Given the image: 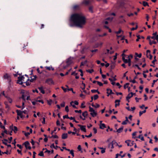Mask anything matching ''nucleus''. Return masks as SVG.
<instances>
[{"mask_svg": "<svg viewBox=\"0 0 158 158\" xmlns=\"http://www.w3.org/2000/svg\"><path fill=\"white\" fill-rule=\"evenodd\" d=\"M71 20L76 26L82 27L85 24L86 19L83 15L81 13H76L72 15Z\"/></svg>", "mask_w": 158, "mask_h": 158, "instance_id": "obj_1", "label": "nucleus"}, {"mask_svg": "<svg viewBox=\"0 0 158 158\" xmlns=\"http://www.w3.org/2000/svg\"><path fill=\"white\" fill-rule=\"evenodd\" d=\"M25 76L27 77V79L26 80H24L25 77L23 76L18 77L17 83L20 85H22L23 83H26L27 85H30V83H29V79L28 78V77L27 75H25Z\"/></svg>", "mask_w": 158, "mask_h": 158, "instance_id": "obj_2", "label": "nucleus"}, {"mask_svg": "<svg viewBox=\"0 0 158 158\" xmlns=\"http://www.w3.org/2000/svg\"><path fill=\"white\" fill-rule=\"evenodd\" d=\"M156 31L153 33L152 35V36L151 37V39L152 40H150V42L149 43L150 45L152 44H156L158 42V35L157 34Z\"/></svg>", "mask_w": 158, "mask_h": 158, "instance_id": "obj_3", "label": "nucleus"}, {"mask_svg": "<svg viewBox=\"0 0 158 158\" xmlns=\"http://www.w3.org/2000/svg\"><path fill=\"white\" fill-rule=\"evenodd\" d=\"M22 98L24 101L25 99L28 100L29 99L30 96L29 95V93L27 91H23L22 92Z\"/></svg>", "mask_w": 158, "mask_h": 158, "instance_id": "obj_4", "label": "nucleus"}, {"mask_svg": "<svg viewBox=\"0 0 158 158\" xmlns=\"http://www.w3.org/2000/svg\"><path fill=\"white\" fill-rule=\"evenodd\" d=\"M89 111L90 112V114L93 117L96 116L97 114V112L96 111L90 106H89Z\"/></svg>", "mask_w": 158, "mask_h": 158, "instance_id": "obj_5", "label": "nucleus"}, {"mask_svg": "<svg viewBox=\"0 0 158 158\" xmlns=\"http://www.w3.org/2000/svg\"><path fill=\"white\" fill-rule=\"evenodd\" d=\"M3 77L4 79H7L8 81H10V76L9 74L7 73L5 74Z\"/></svg>", "mask_w": 158, "mask_h": 158, "instance_id": "obj_6", "label": "nucleus"}, {"mask_svg": "<svg viewBox=\"0 0 158 158\" xmlns=\"http://www.w3.org/2000/svg\"><path fill=\"white\" fill-rule=\"evenodd\" d=\"M82 115L84 117V118L82 117L81 115L80 116V118L83 120H85V118H86L88 115V113L87 111H85L84 112H83L82 113Z\"/></svg>", "mask_w": 158, "mask_h": 158, "instance_id": "obj_7", "label": "nucleus"}, {"mask_svg": "<svg viewBox=\"0 0 158 158\" xmlns=\"http://www.w3.org/2000/svg\"><path fill=\"white\" fill-rule=\"evenodd\" d=\"M150 52H151L149 50H147L146 51V56L147 58H149L150 60H151L152 58V56Z\"/></svg>", "mask_w": 158, "mask_h": 158, "instance_id": "obj_8", "label": "nucleus"}, {"mask_svg": "<svg viewBox=\"0 0 158 158\" xmlns=\"http://www.w3.org/2000/svg\"><path fill=\"white\" fill-rule=\"evenodd\" d=\"M24 144L26 149H31V148L30 146V143L28 141L25 142L24 143Z\"/></svg>", "mask_w": 158, "mask_h": 158, "instance_id": "obj_9", "label": "nucleus"}, {"mask_svg": "<svg viewBox=\"0 0 158 158\" xmlns=\"http://www.w3.org/2000/svg\"><path fill=\"white\" fill-rule=\"evenodd\" d=\"M125 142L128 146H131L133 145V141L131 142V140H126Z\"/></svg>", "mask_w": 158, "mask_h": 158, "instance_id": "obj_10", "label": "nucleus"}, {"mask_svg": "<svg viewBox=\"0 0 158 158\" xmlns=\"http://www.w3.org/2000/svg\"><path fill=\"white\" fill-rule=\"evenodd\" d=\"M78 126L80 128L81 130L84 132H86L85 126L81 125H78Z\"/></svg>", "mask_w": 158, "mask_h": 158, "instance_id": "obj_11", "label": "nucleus"}, {"mask_svg": "<svg viewBox=\"0 0 158 158\" xmlns=\"http://www.w3.org/2000/svg\"><path fill=\"white\" fill-rule=\"evenodd\" d=\"M133 96V94L132 93H129L126 97V100L128 101L129 102V99L132 97Z\"/></svg>", "mask_w": 158, "mask_h": 158, "instance_id": "obj_12", "label": "nucleus"}, {"mask_svg": "<svg viewBox=\"0 0 158 158\" xmlns=\"http://www.w3.org/2000/svg\"><path fill=\"white\" fill-rule=\"evenodd\" d=\"M46 82L49 85H52L54 84L53 80L51 79H47L46 81Z\"/></svg>", "mask_w": 158, "mask_h": 158, "instance_id": "obj_13", "label": "nucleus"}, {"mask_svg": "<svg viewBox=\"0 0 158 158\" xmlns=\"http://www.w3.org/2000/svg\"><path fill=\"white\" fill-rule=\"evenodd\" d=\"M130 56H131L132 57V58L133 56L131 55H130L129 56H126V57L124 58L123 57V62H124V60H127V61H128L129 59L130 58Z\"/></svg>", "mask_w": 158, "mask_h": 158, "instance_id": "obj_14", "label": "nucleus"}, {"mask_svg": "<svg viewBox=\"0 0 158 158\" xmlns=\"http://www.w3.org/2000/svg\"><path fill=\"white\" fill-rule=\"evenodd\" d=\"M132 59V57L131 56L130 57L129 61H127V60H124V62L125 63H128V66H130L131 65V60Z\"/></svg>", "mask_w": 158, "mask_h": 158, "instance_id": "obj_15", "label": "nucleus"}, {"mask_svg": "<svg viewBox=\"0 0 158 158\" xmlns=\"http://www.w3.org/2000/svg\"><path fill=\"white\" fill-rule=\"evenodd\" d=\"M120 100H116L115 101V106L116 107H117V106H118L119 105V104H120L119 102H120Z\"/></svg>", "mask_w": 158, "mask_h": 158, "instance_id": "obj_16", "label": "nucleus"}, {"mask_svg": "<svg viewBox=\"0 0 158 158\" xmlns=\"http://www.w3.org/2000/svg\"><path fill=\"white\" fill-rule=\"evenodd\" d=\"M36 76H32L31 77V79L29 80V81L30 82H33L34 81H35L36 78Z\"/></svg>", "mask_w": 158, "mask_h": 158, "instance_id": "obj_17", "label": "nucleus"}, {"mask_svg": "<svg viewBox=\"0 0 158 158\" xmlns=\"http://www.w3.org/2000/svg\"><path fill=\"white\" fill-rule=\"evenodd\" d=\"M107 96H109V95L112 94V90L110 89H107Z\"/></svg>", "mask_w": 158, "mask_h": 158, "instance_id": "obj_18", "label": "nucleus"}, {"mask_svg": "<svg viewBox=\"0 0 158 158\" xmlns=\"http://www.w3.org/2000/svg\"><path fill=\"white\" fill-rule=\"evenodd\" d=\"M106 127L104 123H101L100 125V128L101 129H103L106 128Z\"/></svg>", "mask_w": 158, "mask_h": 158, "instance_id": "obj_19", "label": "nucleus"}, {"mask_svg": "<svg viewBox=\"0 0 158 158\" xmlns=\"http://www.w3.org/2000/svg\"><path fill=\"white\" fill-rule=\"evenodd\" d=\"M114 141H113L111 143L109 144V147L111 149L113 148H114Z\"/></svg>", "mask_w": 158, "mask_h": 158, "instance_id": "obj_20", "label": "nucleus"}, {"mask_svg": "<svg viewBox=\"0 0 158 158\" xmlns=\"http://www.w3.org/2000/svg\"><path fill=\"white\" fill-rule=\"evenodd\" d=\"M68 137V135L67 133H64L62 134V139H66Z\"/></svg>", "mask_w": 158, "mask_h": 158, "instance_id": "obj_21", "label": "nucleus"}, {"mask_svg": "<svg viewBox=\"0 0 158 158\" xmlns=\"http://www.w3.org/2000/svg\"><path fill=\"white\" fill-rule=\"evenodd\" d=\"M45 68L48 70H53L54 69L53 68H52L51 66H46L45 67Z\"/></svg>", "mask_w": 158, "mask_h": 158, "instance_id": "obj_22", "label": "nucleus"}, {"mask_svg": "<svg viewBox=\"0 0 158 158\" xmlns=\"http://www.w3.org/2000/svg\"><path fill=\"white\" fill-rule=\"evenodd\" d=\"M123 127H122L120 128H119L117 130V132L118 133H120L121 132H122L123 130Z\"/></svg>", "mask_w": 158, "mask_h": 158, "instance_id": "obj_23", "label": "nucleus"}, {"mask_svg": "<svg viewBox=\"0 0 158 158\" xmlns=\"http://www.w3.org/2000/svg\"><path fill=\"white\" fill-rule=\"evenodd\" d=\"M126 120L125 121H124L122 123V124L123 125H125L127 123V122H128V118L127 117H126Z\"/></svg>", "mask_w": 158, "mask_h": 158, "instance_id": "obj_24", "label": "nucleus"}, {"mask_svg": "<svg viewBox=\"0 0 158 158\" xmlns=\"http://www.w3.org/2000/svg\"><path fill=\"white\" fill-rule=\"evenodd\" d=\"M16 112L18 116H21V114H22L23 112L20 110H16Z\"/></svg>", "mask_w": 158, "mask_h": 158, "instance_id": "obj_25", "label": "nucleus"}, {"mask_svg": "<svg viewBox=\"0 0 158 158\" xmlns=\"http://www.w3.org/2000/svg\"><path fill=\"white\" fill-rule=\"evenodd\" d=\"M98 148L100 149H102L101 151V152L103 154L105 152V148L102 147H99Z\"/></svg>", "mask_w": 158, "mask_h": 158, "instance_id": "obj_26", "label": "nucleus"}, {"mask_svg": "<svg viewBox=\"0 0 158 158\" xmlns=\"http://www.w3.org/2000/svg\"><path fill=\"white\" fill-rule=\"evenodd\" d=\"M38 89L43 94H44L45 93V92L43 89L42 87H39Z\"/></svg>", "mask_w": 158, "mask_h": 158, "instance_id": "obj_27", "label": "nucleus"}, {"mask_svg": "<svg viewBox=\"0 0 158 158\" xmlns=\"http://www.w3.org/2000/svg\"><path fill=\"white\" fill-rule=\"evenodd\" d=\"M137 138L140 139L142 141L144 140L143 137L142 135H139L138 137H137Z\"/></svg>", "mask_w": 158, "mask_h": 158, "instance_id": "obj_28", "label": "nucleus"}, {"mask_svg": "<svg viewBox=\"0 0 158 158\" xmlns=\"http://www.w3.org/2000/svg\"><path fill=\"white\" fill-rule=\"evenodd\" d=\"M6 98L7 99L10 103H11L12 102V100L11 99L8 97L6 96Z\"/></svg>", "mask_w": 158, "mask_h": 158, "instance_id": "obj_29", "label": "nucleus"}, {"mask_svg": "<svg viewBox=\"0 0 158 158\" xmlns=\"http://www.w3.org/2000/svg\"><path fill=\"white\" fill-rule=\"evenodd\" d=\"M136 133H137L136 132H135L132 133V138L135 139L136 138H137V137H136L135 136L136 135Z\"/></svg>", "mask_w": 158, "mask_h": 158, "instance_id": "obj_30", "label": "nucleus"}, {"mask_svg": "<svg viewBox=\"0 0 158 158\" xmlns=\"http://www.w3.org/2000/svg\"><path fill=\"white\" fill-rule=\"evenodd\" d=\"M146 112V110H144L142 111H140L139 112V116H140L143 113H144Z\"/></svg>", "mask_w": 158, "mask_h": 158, "instance_id": "obj_31", "label": "nucleus"}, {"mask_svg": "<svg viewBox=\"0 0 158 158\" xmlns=\"http://www.w3.org/2000/svg\"><path fill=\"white\" fill-rule=\"evenodd\" d=\"M143 6H149V5L148 3L146 2L143 1Z\"/></svg>", "mask_w": 158, "mask_h": 158, "instance_id": "obj_32", "label": "nucleus"}, {"mask_svg": "<svg viewBox=\"0 0 158 158\" xmlns=\"http://www.w3.org/2000/svg\"><path fill=\"white\" fill-rule=\"evenodd\" d=\"M70 105L71 106H72L74 108H77L75 105L74 103V102L73 101H72L70 102Z\"/></svg>", "mask_w": 158, "mask_h": 158, "instance_id": "obj_33", "label": "nucleus"}, {"mask_svg": "<svg viewBox=\"0 0 158 158\" xmlns=\"http://www.w3.org/2000/svg\"><path fill=\"white\" fill-rule=\"evenodd\" d=\"M83 3L85 5H87L89 3V1L88 0H85L83 2Z\"/></svg>", "mask_w": 158, "mask_h": 158, "instance_id": "obj_34", "label": "nucleus"}, {"mask_svg": "<svg viewBox=\"0 0 158 158\" xmlns=\"http://www.w3.org/2000/svg\"><path fill=\"white\" fill-rule=\"evenodd\" d=\"M92 106L93 107H94L95 108H97L99 107L100 106L99 104L96 103L95 105L92 104Z\"/></svg>", "mask_w": 158, "mask_h": 158, "instance_id": "obj_35", "label": "nucleus"}, {"mask_svg": "<svg viewBox=\"0 0 158 158\" xmlns=\"http://www.w3.org/2000/svg\"><path fill=\"white\" fill-rule=\"evenodd\" d=\"M154 12L155 13V14H156V15H154V16H152V19L153 20H155L156 19V15H157V10H155L154 11Z\"/></svg>", "mask_w": 158, "mask_h": 158, "instance_id": "obj_36", "label": "nucleus"}, {"mask_svg": "<svg viewBox=\"0 0 158 158\" xmlns=\"http://www.w3.org/2000/svg\"><path fill=\"white\" fill-rule=\"evenodd\" d=\"M109 80L110 81V82H111V84L114 85L115 84V82H114V81H113V80L110 78H109Z\"/></svg>", "mask_w": 158, "mask_h": 158, "instance_id": "obj_37", "label": "nucleus"}, {"mask_svg": "<svg viewBox=\"0 0 158 158\" xmlns=\"http://www.w3.org/2000/svg\"><path fill=\"white\" fill-rule=\"evenodd\" d=\"M9 142H8V140L7 139H5L3 140V143L5 144L6 145H7L8 143Z\"/></svg>", "mask_w": 158, "mask_h": 158, "instance_id": "obj_38", "label": "nucleus"}, {"mask_svg": "<svg viewBox=\"0 0 158 158\" xmlns=\"http://www.w3.org/2000/svg\"><path fill=\"white\" fill-rule=\"evenodd\" d=\"M135 55L136 57H138L139 58L141 57L142 56V54L141 53L138 54L137 53H135Z\"/></svg>", "mask_w": 158, "mask_h": 158, "instance_id": "obj_39", "label": "nucleus"}, {"mask_svg": "<svg viewBox=\"0 0 158 158\" xmlns=\"http://www.w3.org/2000/svg\"><path fill=\"white\" fill-rule=\"evenodd\" d=\"M70 154L72 155V158L74 157V153L73 150H71V151H70Z\"/></svg>", "mask_w": 158, "mask_h": 158, "instance_id": "obj_40", "label": "nucleus"}, {"mask_svg": "<svg viewBox=\"0 0 158 158\" xmlns=\"http://www.w3.org/2000/svg\"><path fill=\"white\" fill-rule=\"evenodd\" d=\"M85 102H83L81 104V107L82 108H84L85 107Z\"/></svg>", "mask_w": 158, "mask_h": 158, "instance_id": "obj_41", "label": "nucleus"}, {"mask_svg": "<svg viewBox=\"0 0 158 158\" xmlns=\"http://www.w3.org/2000/svg\"><path fill=\"white\" fill-rule=\"evenodd\" d=\"M5 103L6 106V108H7V110H9L10 109V108H9V106L7 104V102H5Z\"/></svg>", "mask_w": 158, "mask_h": 158, "instance_id": "obj_42", "label": "nucleus"}, {"mask_svg": "<svg viewBox=\"0 0 158 158\" xmlns=\"http://www.w3.org/2000/svg\"><path fill=\"white\" fill-rule=\"evenodd\" d=\"M52 100H48L47 101L48 104L49 105H51L52 104Z\"/></svg>", "mask_w": 158, "mask_h": 158, "instance_id": "obj_43", "label": "nucleus"}, {"mask_svg": "<svg viewBox=\"0 0 158 158\" xmlns=\"http://www.w3.org/2000/svg\"><path fill=\"white\" fill-rule=\"evenodd\" d=\"M0 127L3 129H5V126L2 125V124L1 122H0Z\"/></svg>", "mask_w": 158, "mask_h": 158, "instance_id": "obj_44", "label": "nucleus"}, {"mask_svg": "<svg viewBox=\"0 0 158 158\" xmlns=\"http://www.w3.org/2000/svg\"><path fill=\"white\" fill-rule=\"evenodd\" d=\"M38 155L41 156H44L43 152L42 151L40 152L39 154Z\"/></svg>", "mask_w": 158, "mask_h": 158, "instance_id": "obj_45", "label": "nucleus"}, {"mask_svg": "<svg viewBox=\"0 0 158 158\" xmlns=\"http://www.w3.org/2000/svg\"><path fill=\"white\" fill-rule=\"evenodd\" d=\"M129 83H127L124 85V88L126 89L128 87V86L129 85Z\"/></svg>", "mask_w": 158, "mask_h": 158, "instance_id": "obj_46", "label": "nucleus"}, {"mask_svg": "<svg viewBox=\"0 0 158 158\" xmlns=\"http://www.w3.org/2000/svg\"><path fill=\"white\" fill-rule=\"evenodd\" d=\"M86 71L90 73H91L94 72V70L93 69H89L87 70Z\"/></svg>", "mask_w": 158, "mask_h": 158, "instance_id": "obj_47", "label": "nucleus"}, {"mask_svg": "<svg viewBox=\"0 0 158 158\" xmlns=\"http://www.w3.org/2000/svg\"><path fill=\"white\" fill-rule=\"evenodd\" d=\"M61 88L64 92H66L67 91L68 88H65L63 86L61 87Z\"/></svg>", "mask_w": 158, "mask_h": 158, "instance_id": "obj_48", "label": "nucleus"}, {"mask_svg": "<svg viewBox=\"0 0 158 158\" xmlns=\"http://www.w3.org/2000/svg\"><path fill=\"white\" fill-rule=\"evenodd\" d=\"M98 98V96L97 94L94 95V98L95 100L97 99Z\"/></svg>", "mask_w": 158, "mask_h": 158, "instance_id": "obj_49", "label": "nucleus"}, {"mask_svg": "<svg viewBox=\"0 0 158 158\" xmlns=\"http://www.w3.org/2000/svg\"><path fill=\"white\" fill-rule=\"evenodd\" d=\"M65 110L67 112H68L69 111V107L68 106H66L65 107Z\"/></svg>", "mask_w": 158, "mask_h": 158, "instance_id": "obj_50", "label": "nucleus"}, {"mask_svg": "<svg viewBox=\"0 0 158 158\" xmlns=\"http://www.w3.org/2000/svg\"><path fill=\"white\" fill-rule=\"evenodd\" d=\"M158 80V79H157L156 80H154L153 81V83H152V87H153V86H154V84Z\"/></svg>", "mask_w": 158, "mask_h": 158, "instance_id": "obj_51", "label": "nucleus"}, {"mask_svg": "<svg viewBox=\"0 0 158 158\" xmlns=\"http://www.w3.org/2000/svg\"><path fill=\"white\" fill-rule=\"evenodd\" d=\"M67 63L68 64H70L72 63L70 61V59H68L67 61Z\"/></svg>", "mask_w": 158, "mask_h": 158, "instance_id": "obj_52", "label": "nucleus"}, {"mask_svg": "<svg viewBox=\"0 0 158 158\" xmlns=\"http://www.w3.org/2000/svg\"><path fill=\"white\" fill-rule=\"evenodd\" d=\"M97 84L100 86H102L103 85V84L102 83L98 81H97Z\"/></svg>", "mask_w": 158, "mask_h": 158, "instance_id": "obj_53", "label": "nucleus"}, {"mask_svg": "<svg viewBox=\"0 0 158 158\" xmlns=\"http://www.w3.org/2000/svg\"><path fill=\"white\" fill-rule=\"evenodd\" d=\"M86 62H87V61H84V62H81L80 66H82L84 65L85 63H86Z\"/></svg>", "mask_w": 158, "mask_h": 158, "instance_id": "obj_54", "label": "nucleus"}, {"mask_svg": "<svg viewBox=\"0 0 158 158\" xmlns=\"http://www.w3.org/2000/svg\"><path fill=\"white\" fill-rule=\"evenodd\" d=\"M77 149L78 151H81V148L80 145H79L77 147Z\"/></svg>", "mask_w": 158, "mask_h": 158, "instance_id": "obj_55", "label": "nucleus"}, {"mask_svg": "<svg viewBox=\"0 0 158 158\" xmlns=\"http://www.w3.org/2000/svg\"><path fill=\"white\" fill-rule=\"evenodd\" d=\"M14 131L15 132H16L17 131V127H15V126L14 127Z\"/></svg>", "mask_w": 158, "mask_h": 158, "instance_id": "obj_56", "label": "nucleus"}, {"mask_svg": "<svg viewBox=\"0 0 158 158\" xmlns=\"http://www.w3.org/2000/svg\"><path fill=\"white\" fill-rule=\"evenodd\" d=\"M60 106L62 107H64L65 106V102H62L60 104Z\"/></svg>", "mask_w": 158, "mask_h": 158, "instance_id": "obj_57", "label": "nucleus"}, {"mask_svg": "<svg viewBox=\"0 0 158 158\" xmlns=\"http://www.w3.org/2000/svg\"><path fill=\"white\" fill-rule=\"evenodd\" d=\"M43 120L42 122V123L43 124H44L45 123V118L44 117L43 118Z\"/></svg>", "mask_w": 158, "mask_h": 158, "instance_id": "obj_58", "label": "nucleus"}, {"mask_svg": "<svg viewBox=\"0 0 158 158\" xmlns=\"http://www.w3.org/2000/svg\"><path fill=\"white\" fill-rule=\"evenodd\" d=\"M81 112L82 111L81 110H75V112L76 113H81Z\"/></svg>", "mask_w": 158, "mask_h": 158, "instance_id": "obj_59", "label": "nucleus"}, {"mask_svg": "<svg viewBox=\"0 0 158 158\" xmlns=\"http://www.w3.org/2000/svg\"><path fill=\"white\" fill-rule=\"evenodd\" d=\"M2 153L3 154H10V152H9L8 151H6V152H2Z\"/></svg>", "mask_w": 158, "mask_h": 158, "instance_id": "obj_60", "label": "nucleus"}, {"mask_svg": "<svg viewBox=\"0 0 158 158\" xmlns=\"http://www.w3.org/2000/svg\"><path fill=\"white\" fill-rule=\"evenodd\" d=\"M137 25H136L135 27H132V28L131 29V31H133V30H135L136 29H137Z\"/></svg>", "mask_w": 158, "mask_h": 158, "instance_id": "obj_61", "label": "nucleus"}, {"mask_svg": "<svg viewBox=\"0 0 158 158\" xmlns=\"http://www.w3.org/2000/svg\"><path fill=\"white\" fill-rule=\"evenodd\" d=\"M91 92L92 93H95L96 92H98V90H95V89L92 90H91Z\"/></svg>", "mask_w": 158, "mask_h": 158, "instance_id": "obj_62", "label": "nucleus"}, {"mask_svg": "<svg viewBox=\"0 0 158 158\" xmlns=\"http://www.w3.org/2000/svg\"><path fill=\"white\" fill-rule=\"evenodd\" d=\"M145 71H143V77L144 78H146L147 77V75L146 74H145Z\"/></svg>", "mask_w": 158, "mask_h": 158, "instance_id": "obj_63", "label": "nucleus"}, {"mask_svg": "<svg viewBox=\"0 0 158 158\" xmlns=\"http://www.w3.org/2000/svg\"><path fill=\"white\" fill-rule=\"evenodd\" d=\"M94 134H96L97 133V130L95 128H94L93 129Z\"/></svg>", "mask_w": 158, "mask_h": 158, "instance_id": "obj_64", "label": "nucleus"}]
</instances>
